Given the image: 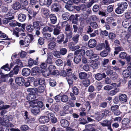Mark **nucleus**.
<instances>
[{
	"instance_id": "34",
	"label": "nucleus",
	"mask_w": 131,
	"mask_h": 131,
	"mask_svg": "<svg viewBox=\"0 0 131 131\" xmlns=\"http://www.w3.org/2000/svg\"><path fill=\"white\" fill-rule=\"evenodd\" d=\"M130 73V72L128 70H125L123 72V75L125 78L128 77L129 76Z\"/></svg>"
},
{
	"instance_id": "15",
	"label": "nucleus",
	"mask_w": 131,
	"mask_h": 131,
	"mask_svg": "<svg viewBox=\"0 0 131 131\" xmlns=\"http://www.w3.org/2000/svg\"><path fill=\"white\" fill-rule=\"evenodd\" d=\"M118 6H119L124 12L127 8L128 5L127 3L125 2H122L121 4H118Z\"/></svg>"
},
{
	"instance_id": "27",
	"label": "nucleus",
	"mask_w": 131,
	"mask_h": 131,
	"mask_svg": "<svg viewBox=\"0 0 131 131\" xmlns=\"http://www.w3.org/2000/svg\"><path fill=\"white\" fill-rule=\"evenodd\" d=\"M56 46V43L53 41L51 42L48 45V49L51 50H53L55 48Z\"/></svg>"
},
{
	"instance_id": "50",
	"label": "nucleus",
	"mask_w": 131,
	"mask_h": 131,
	"mask_svg": "<svg viewBox=\"0 0 131 131\" xmlns=\"http://www.w3.org/2000/svg\"><path fill=\"white\" fill-rule=\"evenodd\" d=\"M90 83V81L87 79L84 80L83 81V84L85 86L87 87L89 85Z\"/></svg>"
},
{
	"instance_id": "55",
	"label": "nucleus",
	"mask_w": 131,
	"mask_h": 131,
	"mask_svg": "<svg viewBox=\"0 0 131 131\" xmlns=\"http://www.w3.org/2000/svg\"><path fill=\"white\" fill-rule=\"evenodd\" d=\"M105 45L104 43H102L99 44L97 47L96 48L97 50H100L105 47Z\"/></svg>"
},
{
	"instance_id": "21",
	"label": "nucleus",
	"mask_w": 131,
	"mask_h": 131,
	"mask_svg": "<svg viewBox=\"0 0 131 131\" xmlns=\"http://www.w3.org/2000/svg\"><path fill=\"white\" fill-rule=\"evenodd\" d=\"M32 93L31 92L27 97V99L29 101H32L36 98L35 95Z\"/></svg>"
},
{
	"instance_id": "17",
	"label": "nucleus",
	"mask_w": 131,
	"mask_h": 131,
	"mask_svg": "<svg viewBox=\"0 0 131 131\" xmlns=\"http://www.w3.org/2000/svg\"><path fill=\"white\" fill-rule=\"evenodd\" d=\"M64 35L63 34H60L57 37V40L56 42L57 43L60 44L64 41Z\"/></svg>"
},
{
	"instance_id": "2",
	"label": "nucleus",
	"mask_w": 131,
	"mask_h": 131,
	"mask_svg": "<svg viewBox=\"0 0 131 131\" xmlns=\"http://www.w3.org/2000/svg\"><path fill=\"white\" fill-rule=\"evenodd\" d=\"M34 39L32 35L26 37L24 41L25 44V47H27L29 45V44L33 41Z\"/></svg>"
},
{
	"instance_id": "6",
	"label": "nucleus",
	"mask_w": 131,
	"mask_h": 131,
	"mask_svg": "<svg viewBox=\"0 0 131 131\" xmlns=\"http://www.w3.org/2000/svg\"><path fill=\"white\" fill-rule=\"evenodd\" d=\"M96 45V41L94 39H91L88 41V46L91 48H93L95 47Z\"/></svg>"
},
{
	"instance_id": "8",
	"label": "nucleus",
	"mask_w": 131,
	"mask_h": 131,
	"mask_svg": "<svg viewBox=\"0 0 131 131\" xmlns=\"http://www.w3.org/2000/svg\"><path fill=\"white\" fill-rule=\"evenodd\" d=\"M106 77V75L104 73L102 74L98 73L95 75V78L98 81L102 80L103 78H105Z\"/></svg>"
},
{
	"instance_id": "47",
	"label": "nucleus",
	"mask_w": 131,
	"mask_h": 131,
	"mask_svg": "<svg viewBox=\"0 0 131 131\" xmlns=\"http://www.w3.org/2000/svg\"><path fill=\"white\" fill-rule=\"evenodd\" d=\"M56 63L58 66H62L63 64V61L60 59H58L56 61Z\"/></svg>"
},
{
	"instance_id": "10",
	"label": "nucleus",
	"mask_w": 131,
	"mask_h": 131,
	"mask_svg": "<svg viewBox=\"0 0 131 131\" xmlns=\"http://www.w3.org/2000/svg\"><path fill=\"white\" fill-rule=\"evenodd\" d=\"M30 70L28 68H24L22 71V74L24 76H28L30 74Z\"/></svg>"
},
{
	"instance_id": "43",
	"label": "nucleus",
	"mask_w": 131,
	"mask_h": 131,
	"mask_svg": "<svg viewBox=\"0 0 131 131\" xmlns=\"http://www.w3.org/2000/svg\"><path fill=\"white\" fill-rule=\"evenodd\" d=\"M64 33L68 38L70 39L72 37L73 33L72 30H71L69 31L64 32Z\"/></svg>"
},
{
	"instance_id": "61",
	"label": "nucleus",
	"mask_w": 131,
	"mask_h": 131,
	"mask_svg": "<svg viewBox=\"0 0 131 131\" xmlns=\"http://www.w3.org/2000/svg\"><path fill=\"white\" fill-rule=\"evenodd\" d=\"M60 31L58 28H55L53 29V34L54 35H57L60 33Z\"/></svg>"
},
{
	"instance_id": "1",
	"label": "nucleus",
	"mask_w": 131,
	"mask_h": 131,
	"mask_svg": "<svg viewBox=\"0 0 131 131\" xmlns=\"http://www.w3.org/2000/svg\"><path fill=\"white\" fill-rule=\"evenodd\" d=\"M12 9L10 10V13H8L6 15L7 17L5 18L3 20V22L4 24H6L9 22H10V20L13 19L14 18V16L13 14L11 12Z\"/></svg>"
},
{
	"instance_id": "19",
	"label": "nucleus",
	"mask_w": 131,
	"mask_h": 131,
	"mask_svg": "<svg viewBox=\"0 0 131 131\" xmlns=\"http://www.w3.org/2000/svg\"><path fill=\"white\" fill-rule=\"evenodd\" d=\"M81 57L80 55H77L74 57L73 61L76 64H78L81 61Z\"/></svg>"
},
{
	"instance_id": "53",
	"label": "nucleus",
	"mask_w": 131,
	"mask_h": 131,
	"mask_svg": "<svg viewBox=\"0 0 131 131\" xmlns=\"http://www.w3.org/2000/svg\"><path fill=\"white\" fill-rule=\"evenodd\" d=\"M0 38H5L4 40H9L8 38L6 36V35L2 31H0Z\"/></svg>"
},
{
	"instance_id": "54",
	"label": "nucleus",
	"mask_w": 131,
	"mask_h": 131,
	"mask_svg": "<svg viewBox=\"0 0 131 131\" xmlns=\"http://www.w3.org/2000/svg\"><path fill=\"white\" fill-rule=\"evenodd\" d=\"M90 25L94 29H96L98 27V25L95 22H91Z\"/></svg>"
},
{
	"instance_id": "48",
	"label": "nucleus",
	"mask_w": 131,
	"mask_h": 131,
	"mask_svg": "<svg viewBox=\"0 0 131 131\" xmlns=\"http://www.w3.org/2000/svg\"><path fill=\"white\" fill-rule=\"evenodd\" d=\"M39 84L41 85H45V79L43 78H41L38 79Z\"/></svg>"
},
{
	"instance_id": "29",
	"label": "nucleus",
	"mask_w": 131,
	"mask_h": 131,
	"mask_svg": "<svg viewBox=\"0 0 131 131\" xmlns=\"http://www.w3.org/2000/svg\"><path fill=\"white\" fill-rule=\"evenodd\" d=\"M79 36V35L77 34L74 35L72 37V40L75 44H77L78 42Z\"/></svg>"
},
{
	"instance_id": "32",
	"label": "nucleus",
	"mask_w": 131,
	"mask_h": 131,
	"mask_svg": "<svg viewBox=\"0 0 131 131\" xmlns=\"http://www.w3.org/2000/svg\"><path fill=\"white\" fill-rule=\"evenodd\" d=\"M44 38L47 40H51L52 39L51 35L48 33H44L43 34Z\"/></svg>"
},
{
	"instance_id": "31",
	"label": "nucleus",
	"mask_w": 131,
	"mask_h": 131,
	"mask_svg": "<svg viewBox=\"0 0 131 131\" xmlns=\"http://www.w3.org/2000/svg\"><path fill=\"white\" fill-rule=\"evenodd\" d=\"M70 16V14L68 12H66L63 13L62 15V18L64 20L68 19L69 17Z\"/></svg>"
},
{
	"instance_id": "38",
	"label": "nucleus",
	"mask_w": 131,
	"mask_h": 131,
	"mask_svg": "<svg viewBox=\"0 0 131 131\" xmlns=\"http://www.w3.org/2000/svg\"><path fill=\"white\" fill-rule=\"evenodd\" d=\"M129 119L128 118H124L122 121V123L125 126H128L129 123Z\"/></svg>"
},
{
	"instance_id": "62",
	"label": "nucleus",
	"mask_w": 131,
	"mask_h": 131,
	"mask_svg": "<svg viewBox=\"0 0 131 131\" xmlns=\"http://www.w3.org/2000/svg\"><path fill=\"white\" fill-rule=\"evenodd\" d=\"M48 128L45 125H43L41 126L40 127V131H47Z\"/></svg>"
},
{
	"instance_id": "63",
	"label": "nucleus",
	"mask_w": 131,
	"mask_h": 131,
	"mask_svg": "<svg viewBox=\"0 0 131 131\" xmlns=\"http://www.w3.org/2000/svg\"><path fill=\"white\" fill-rule=\"evenodd\" d=\"M80 123L84 125L87 123V121L83 118H79Z\"/></svg>"
},
{
	"instance_id": "46",
	"label": "nucleus",
	"mask_w": 131,
	"mask_h": 131,
	"mask_svg": "<svg viewBox=\"0 0 131 131\" xmlns=\"http://www.w3.org/2000/svg\"><path fill=\"white\" fill-rule=\"evenodd\" d=\"M72 91L73 93L75 95H76L78 94L79 93V90L75 86L72 88Z\"/></svg>"
},
{
	"instance_id": "52",
	"label": "nucleus",
	"mask_w": 131,
	"mask_h": 131,
	"mask_svg": "<svg viewBox=\"0 0 131 131\" xmlns=\"http://www.w3.org/2000/svg\"><path fill=\"white\" fill-rule=\"evenodd\" d=\"M49 10L47 9L43 8L42 9V12L43 14L46 17L49 15Z\"/></svg>"
},
{
	"instance_id": "28",
	"label": "nucleus",
	"mask_w": 131,
	"mask_h": 131,
	"mask_svg": "<svg viewBox=\"0 0 131 131\" xmlns=\"http://www.w3.org/2000/svg\"><path fill=\"white\" fill-rule=\"evenodd\" d=\"M32 71L33 73H41L42 72V71L38 67H35L32 69Z\"/></svg>"
},
{
	"instance_id": "64",
	"label": "nucleus",
	"mask_w": 131,
	"mask_h": 131,
	"mask_svg": "<svg viewBox=\"0 0 131 131\" xmlns=\"http://www.w3.org/2000/svg\"><path fill=\"white\" fill-rule=\"evenodd\" d=\"M115 35L113 33L111 32L110 33L108 34V37L110 39H113L115 37Z\"/></svg>"
},
{
	"instance_id": "24",
	"label": "nucleus",
	"mask_w": 131,
	"mask_h": 131,
	"mask_svg": "<svg viewBox=\"0 0 131 131\" xmlns=\"http://www.w3.org/2000/svg\"><path fill=\"white\" fill-rule=\"evenodd\" d=\"M12 8L14 10H18L21 8V5L18 2H16L13 5Z\"/></svg>"
},
{
	"instance_id": "41",
	"label": "nucleus",
	"mask_w": 131,
	"mask_h": 131,
	"mask_svg": "<svg viewBox=\"0 0 131 131\" xmlns=\"http://www.w3.org/2000/svg\"><path fill=\"white\" fill-rule=\"evenodd\" d=\"M99 65V63L94 62L91 63L90 66L93 69H96L98 68Z\"/></svg>"
},
{
	"instance_id": "58",
	"label": "nucleus",
	"mask_w": 131,
	"mask_h": 131,
	"mask_svg": "<svg viewBox=\"0 0 131 131\" xmlns=\"http://www.w3.org/2000/svg\"><path fill=\"white\" fill-rule=\"evenodd\" d=\"M26 30L29 32H32L34 30L33 27L32 25H29L26 26Z\"/></svg>"
},
{
	"instance_id": "25",
	"label": "nucleus",
	"mask_w": 131,
	"mask_h": 131,
	"mask_svg": "<svg viewBox=\"0 0 131 131\" xmlns=\"http://www.w3.org/2000/svg\"><path fill=\"white\" fill-rule=\"evenodd\" d=\"M115 51L114 52V56L117 54L119 52L123 50V48L122 47H117L115 48Z\"/></svg>"
},
{
	"instance_id": "12",
	"label": "nucleus",
	"mask_w": 131,
	"mask_h": 131,
	"mask_svg": "<svg viewBox=\"0 0 131 131\" xmlns=\"http://www.w3.org/2000/svg\"><path fill=\"white\" fill-rule=\"evenodd\" d=\"M100 124L103 127L107 126L108 127L111 126V122L110 121L106 119L100 122Z\"/></svg>"
},
{
	"instance_id": "44",
	"label": "nucleus",
	"mask_w": 131,
	"mask_h": 131,
	"mask_svg": "<svg viewBox=\"0 0 131 131\" xmlns=\"http://www.w3.org/2000/svg\"><path fill=\"white\" fill-rule=\"evenodd\" d=\"M56 67L53 65H51L48 68V71L51 73L56 69Z\"/></svg>"
},
{
	"instance_id": "30",
	"label": "nucleus",
	"mask_w": 131,
	"mask_h": 131,
	"mask_svg": "<svg viewBox=\"0 0 131 131\" xmlns=\"http://www.w3.org/2000/svg\"><path fill=\"white\" fill-rule=\"evenodd\" d=\"M40 23V21H35L33 23V27H34L35 29L36 30H39L40 28V27L39 25V24Z\"/></svg>"
},
{
	"instance_id": "49",
	"label": "nucleus",
	"mask_w": 131,
	"mask_h": 131,
	"mask_svg": "<svg viewBox=\"0 0 131 131\" xmlns=\"http://www.w3.org/2000/svg\"><path fill=\"white\" fill-rule=\"evenodd\" d=\"M118 76L117 74L115 72H114L111 74V79L114 80L117 79Z\"/></svg>"
},
{
	"instance_id": "40",
	"label": "nucleus",
	"mask_w": 131,
	"mask_h": 131,
	"mask_svg": "<svg viewBox=\"0 0 131 131\" xmlns=\"http://www.w3.org/2000/svg\"><path fill=\"white\" fill-rule=\"evenodd\" d=\"M85 51L83 49H80L76 50L75 52V53L78 54H80L81 55L83 56L85 54Z\"/></svg>"
},
{
	"instance_id": "56",
	"label": "nucleus",
	"mask_w": 131,
	"mask_h": 131,
	"mask_svg": "<svg viewBox=\"0 0 131 131\" xmlns=\"http://www.w3.org/2000/svg\"><path fill=\"white\" fill-rule=\"evenodd\" d=\"M20 68V67L18 66H16L14 67L13 70L15 74H17L18 73Z\"/></svg>"
},
{
	"instance_id": "39",
	"label": "nucleus",
	"mask_w": 131,
	"mask_h": 131,
	"mask_svg": "<svg viewBox=\"0 0 131 131\" xmlns=\"http://www.w3.org/2000/svg\"><path fill=\"white\" fill-rule=\"evenodd\" d=\"M85 54L87 56L91 57L94 55V52L92 50H87L85 52Z\"/></svg>"
},
{
	"instance_id": "18",
	"label": "nucleus",
	"mask_w": 131,
	"mask_h": 131,
	"mask_svg": "<svg viewBox=\"0 0 131 131\" xmlns=\"http://www.w3.org/2000/svg\"><path fill=\"white\" fill-rule=\"evenodd\" d=\"M114 89L108 93V94L111 96L115 95L117 93L119 92L120 91L119 88H114Z\"/></svg>"
},
{
	"instance_id": "42",
	"label": "nucleus",
	"mask_w": 131,
	"mask_h": 131,
	"mask_svg": "<svg viewBox=\"0 0 131 131\" xmlns=\"http://www.w3.org/2000/svg\"><path fill=\"white\" fill-rule=\"evenodd\" d=\"M129 21L128 20H124L122 22V25L125 28H127L129 26Z\"/></svg>"
},
{
	"instance_id": "59",
	"label": "nucleus",
	"mask_w": 131,
	"mask_h": 131,
	"mask_svg": "<svg viewBox=\"0 0 131 131\" xmlns=\"http://www.w3.org/2000/svg\"><path fill=\"white\" fill-rule=\"evenodd\" d=\"M57 6V4L56 3H54L51 6V9L54 10L56 12H58L59 10V9L58 7H56Z\"/></svg>"
},
{
	"instance_id": "16",
	"label": "nucleus",
	"mask_w": 131,
	"mask_h": 131,
	"mask_svg": "<svg viewBox=\"0 0 131 131\" xmlns=\"http://www.w3.org/2000/svg\"><path fill=\"white\" fill-rule=\"evenodd\" d=\"M14 74V72L13 71H11L8 74H6L5 75H3L1 76V78L3 79V80H2L1 82H5L6 80V78L8 76L11 77L13 76Z\"/></svg>"
},
{
	"instance_id": "9",
	"label": "nucleus",
	"mask_w": 131,
	"mask_h": 131,
	"mask_svg": "<svg viewBox=\"0 0 131 131\" xmlns=\"http://www.w3.org/2000/svg\"><path fill=\"white\" fill-rule=\"evenodd\" d=\"M47 59L46 61V63L51 64L52 63V59L53 58V56L52 54L51 53H47Z\"/></svg>"
},
{
	"instance_id": "51",
	"label": "nucleus",
	"mask_w": 131,
	"mask_h": 131,
	"mask_svg": "<svg viewBox=\"0 0 131 131\" xmlns=\"http://www.w3.org/2000/svg\"><path fill=\"white\" fill-rule=\"evenodd\" d=\"M20 2L21 5L23 6H27L28 4L27 0H20Z\"/></svg>"
},
{
	"instance_id": "4",
	"label": "nucleus",
	"mask_w": 131,
	"mask_h": 131,
	"mask_svg": "<svg viewBox=\"0 0 131 131\" xmlns=\"http://www.w3.org/2000/svg\"><path fill=\"white\" fill-rule=\"evenodd\" d=\"M9 122V118L8 116L5 115L0 119V122L3 125L6 126V124Z\"/></svg>"
},
{
	"instance_id": "33",
	"label": "nucleus",
	"mask_w": 131,
	"mask_h": 131,
	"mask_svg": "<svg viewBox=\"0 0 131 131\" xmlns=\"http://www.w3.org/2000/svg\"><path fill=\"white\" fill-rule=\"evenodd\" d=\"M87 74L84 72H81L79 74V77L81 79H83L86 78L87 77Z\"/></svg>"
},
{
	"instance_id": "45",
	"label": "nucleus",
	"mask_w": 131,
	"mask_h": 131,
	"mask_svg": "<svg viewBox=\"0 0 131 131\" xmlns=\"http://www.w3.org/2000/svg\"><path fill=\"white\" fill-rule=\"evenodd\" d=\"M67 50L64 48H63L60 49V52L61 55H64L66 54L67 52Z\"/></svg>"
},
{
	"instance_id": "57",
	"label": "nucleus",
	"mask_w": 131,
	"mask_h": 131,
	"mask_svg": "<svg viewBox=\"0 0 131 131\" xmlns=\"http://www.w3.org/2000/svg\"><path fill=\"white\" fill-rule=\"evenodd\" d=\"M119 106L118 105H116L112 106H111V109L112 112H113L118 110Z\"/></svg>"
},
{
	"instance_id": "35",
	"label": "nucleus",
	"mask_w": 131,
	"mask_h": 131,
	"mask_svg": "<svg viewBox=\"0 0 131 131\" xmlns=\"http://www.w3.org/2000/svg\"><path fill=\"white\" fill-rule=\"evenodd\" d=\"M68 96L66 95H63L61 96V100L63 102H66L68 101Z\"/></svg>"
},
{
	"instance_id": "23",
	"label": "nucleus",
	"mask_w": 131,
	"mask_h": 131,
	"mask_svg": "<svg viewBox=\"0 0 131 131\" xmlns=\"http://www.w3.org/2000/svg\"><path fill=\"white\" fill-rule=\"evenodd\" d=\"M25 116H26V118L28 123H34L35 120V119L32 117H31L30 118H28L27 112V111H25Z\"/></svg>"
},
{
	"instance_id": "13",
	"label": "nucleus",
	"mask_w": 131,
	"mask_h": 131,
	"mask_svg": "<svg viewBox=\"0 0 131 131\" xmlns=\"http://www.w3.org/2000/svg\"><path fill=\"white\" fill-rule=\"evenodd\" d=\"M47 116H50V120L52 123H55L57 122V118L54 116V115L53 113H49L47 114Z\"/></svg>"
},
{
	"instance_id": "5",
	"label": "nucleus",
	"mask_w": 131,
	"mask_h": 131,
	"mask_svg": "<svg viewBox=\"0 0 131 131\" xmlns=\"http://www.w3.org/2000/svg\"><path fill=\"white\" fill-rule=\"evenodd\" d=\"M49 116H43L40 117L39 119V122L42 124L48 123L50 121Z\"/></svg>"
},
{
	"instance_id": "36",
	"label": "nucleus",
	"mask_w": 131,
	"mask_h": 131,
	"mask_svg": "<svg viewBox=\"0 0 131 131\" xmlns=\"http://www.w3.org/2000/svg\"><path fill=\"white\" fill-rule=\"evenodd\" d=\"M115 10V12L117 14H120L124 12L122 9L119 6Z\"/></svg>"
},
{
	"instance_id": "7",
	"label": "nucleus",
	"mask_w": 131,
	"mask_h": 131,
	"mask_svg": "<svg viewBox=\"0 0 131 131\" xmlns=\"http://www.w3.org/2000/svg\"><path fill=\"white\" fill-rule=\"evenodd\" d=\"M50 21L52 24H55L57 21V18L55 15L51 14L49 15Z\"/></svg>"
},
{
	"instance_id": "20",
	"label": "nucleus",
	"mask_w": 131,
	"mask_h": 131,
	"mask_svg": "<svg viewBox=\"0 0 131 131\" xmlns=\"http://www.w3.org/2000/svg\"><path fill=\"white\" fill-rule=\"evenodd\" d=\"M18 18L20 21H25L26 18V16L24 14L21 13L18 16Z\"/></svg>"
},
{
	"instance_id": "3",
	"label": "nucleus",
	"mask_w": 131,
	"mask_h": 131,
	"mask_svg": "<svg viewBox=\"0 0 131 131\" xmlns=\"http://www.w3.org/2000/svg\"><path fill=\"white\" fill-rule=\"evenodd\" d=\"M16 83L19 86H22L25 83L24 79L22 77H17L15 80Z\"/></svg>"
},
{
	"instance_id": "60",
	"label": "nucleus",
	"mask_w": 131,
	"mask_h": 131,
	"mask_svg": "<svg viewBox=\"0 0 131 131\" xmlns=\"http://www.w3.org/2000/svg\"><path fill=\"white\" fill-rule=\"evenodd\" d=\"M125 39L127 40L128 42L131 43V35L129 34H127L125 37Z\"/></svg>"
},
{
	"instance_id": "14",
	"label": "nucleus",
	"mask_w": 131,
	"mask_h": 131,
	"mask_svg": "<svg viewBox=\"0 0 131 131\" xmlns=\"http://www.w3.org/2000/svg\"><path fill=\"white\" fill-rule=\"evenodd\" d=\"M61 125L64 127H66L69 126V123L68 121L65 119H62L60 122Z\"/></svg>"
},
{
	"instance_id": "22",
	"label": "nucleus",
	"mask_w": 131,
	"mask_h": 131,
	"mask_svg": "<svg viewBox=\"0 0 131 131\" xmlns=\"http://www.w3.org/2000/svg\"><path fill=\"white\" fill-rule=\"evenodd\" d=\"M2 69H3L4 70L7 71H9L10 70V68L8 67V64H7L6 65L3 66L1 69H0V75L1 74L2 75H4L2 72Z\"/></svg>"
},
{
	"instance_id": "11",
	"label": "nucleus",
	"mask_w": 131,
	"mask_h": 131,
	"mask_svg": "<svg viewBox=\"0 0 131 131\" xmlns=\"http://www.w3.org/2000/svg\"><path fill=\"white\" fill-rule=\"evenodd\" d=\"M119 100L122 103L126 102L127 101V97L125 94H122L119 96Z\"/></svg>"
},
{
	"instance_id": "37",
	"label": "nucleus",
	"mask_w": 131,
	"mask_h": 131,
	"mask_svg": "<svg viewBox=\"0 0 131 131\" xmlns=\"http://www.w3.org/2000/svg\"><path fill=\"white\" fill-rule=\"evenodd\" d=\"M53 29L48 26H46L44 27L42 29L43 32H46L48 31L51 32L53 31Z\"/></svg>"
},
{
	"instance_id": "26",
	"label": "nucleus",
	"mask_w": 131,
	"mask_h": 131,
	"mask_svg": "<svg viewBox=\"0 0 131 131\" xmlns=\"http://www.w3.org/2000/svg\"><path fill=\"white\" fill-rule=\"evenodd\" d=\"M31 112L33 114L36 115L38 114L40 111V109L38 107H33L31 109Z\"/></svg>"
}]
</instances>
